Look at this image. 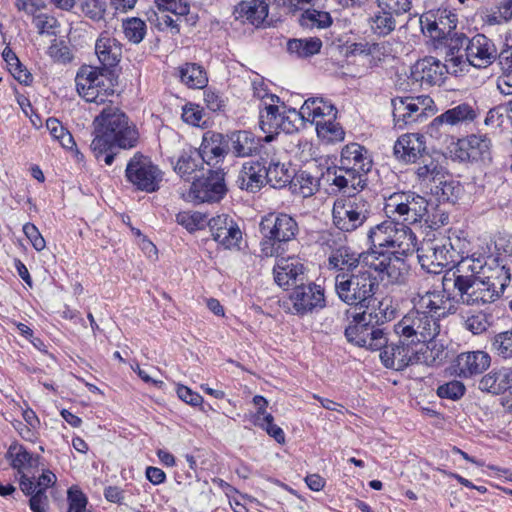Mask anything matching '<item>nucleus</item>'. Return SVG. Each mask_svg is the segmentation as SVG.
Segmentation results:
<instances>
[{
    "mask_svg": "<svg viewBox=\"0 0 512 512\" xmlns=\"http://www.w3.org/2000/svg\"><path fill=\"white\" fill-rule=\"evenodd\" d=\"M198 150L202 155V162L211 168H218L230 153L229 138L227 134L208 130L203 134Z\"/></svg>",
    "mask_w": 512,
    "mask_h": 512,
    "instance_id": "22",
    "label": "nucleus"
},
{
    "mask_svg": "<svg viewBox=\"0 0 512 512\" xmlns=\"http://www.w3.org/2000/svg\"><path fill=\"white\" fill-rule=\"evenodd\" d=\"M120 74L102 71L101 68L82 65L75 77L76 90L86 102L104 103L114 95Z\"/></svg>",
    "mask_w": 512,
    "mask_h": 512,
    "instance_id": "6",
    "label": "nucleus"
},
{
    "mask_svg": "<svg viewBox=\"0 0 512 512\" xmlns=\"http://www.w3.org/2000/svg\"><path fill=\"white\" fill-rule=\"evenodd\" d=\"M299 23L305 28H327L332 24V17L328 12L316 9L305 10L300 18Z\"/></svg>",
    "mask_w": 512,
    "mask_h": 512,
    "instance_id": "54",
    "label": "nucleus"
},
{
    "mask_svg": "<svg viewBox=\"0 0 512 512\" xmlns=\"http://www.w3.org/2000/svg\"><path fill=\"white\" fill-rule=\"evenodd\" d=\"M370 255L367 269L374 272L377 282L385 285L402 286L408 281L410 265L404 255L390 251L388 253H376Z\"/></svg>",
    "mask_w": 512,
    "mask_h": 512,
    "instance_id": "12",
    "label": "nucleus"
},
{
    "mask_svg": "<svg viewBox=\"0 0 512 512\" xmlns=\"http://www.w3.org/2000/svg\"><path fill=\"white\" fill-rule=\"evenodd\" d=\"M67 512H84L88 504L87 496L78 487H71L67 491Z\"/></svg>",
    "mask_w": 512,
    "mask_h": 512,
    "instance_id": "64",
    "label": "nucleus"
},
{
    "mask_svg": "<svg viewBox=\"0 0 512 512\" xmlns=\"http://www.w3.org/2000/svg\"><path fill=\"white\" fill-rule=\"evenodd\" d=\"M466 49V64L477 68H485L497 58L495 44L484 34L469 38Z\"/></svg>",
    "mask_w": 512,
    "mask_h": 512,
    "instance_id": "26",
    "label": "nucleus"
},
{
    "mask_svg": "<svg viewBox=\"0 0 512 512\" xmlns=\"http://www.w3.org/2000/svg\"><path fill=\"white\" fill-rule=\"evenodd\" d=\"M478 388L482 392L501 395L509 392L512 395V368H493L479 381Z\"/></svg>",
    "mask_w": 512,
    "mask_h": 512,
    "instance_id": "35",
    "label": "nucleus"
},
{
    "mask_svg": "<svg viewBox=\"0 0 512 512\" xmlns=\"http://www.w3.org/2000/svg\"><path fill=\"white\" fill-rule=\"evenodd\" d=\"M445 243L453 263L451 269L459 267L460 265L465 266V260L469 257L470 242L465 238H461L456 233H452L447 238H445Z\"/></svg>",
    "mask_w": 512,
    "mask_h": 512,
    "instance_id": "45",
    "label": "nucleus"
},
{
    "mask_svg": "<svg viewBox=\"0 0 512 512\" xmlns=\"http://www.w3.org/2000/svg\"><path fill=\"white\" fill-rule=\"evenodd\" d=\"M208 226L214 241L224 249L240 248L242 231L238 223L229 215L221 214L211 218Z\"/></svg>",
    "mask_w": 512,
    "mask_h": 512,
    "instance_id": "21",
    "label": "nucleus"
},
{
    "mask_svg": "<svg viewBox=\"0 0 512 512\" xmlns=\"http://www.w3.org/2000/svg\"><path fill=\"white\" fill-rule=\"evenodd\" d=\"M39 458V455H34L24 445L16 441L9 446L6 452V459L10 461V466L17 470L18 474H22L29 468L37 467Z\"/></svg>",
    "mask_w": 512,
    "mask_h": 512,
    "instance_id": "40",
    "label": "nucleus"
},
{
    "mask_svg": "<svg viewBox=\"0 0 512 512\" xmlns=\"http://www.w3.org/2000/svg\"><path fill=\"white\" fill-rule=\"evenodd\" d=\"M204 109L199 104L192 102L186 103L182 108V120L192 126L203 127L205 121L202 122Z\"/></svg>",
    "mask_w": 512,
    "mask_h": 512,
    "instance_id": "62",
    "label": "nucleus"
},
{
    "mask_svg": "<svg viewBox=\"0 0 512 512\" xmlns=\"http://www.w3.org/2000/svg\"><path fill=\"white\" fill-rule=\"evenodd\" d=\"M203 163L202 155L199 150L189 148L181 152L174 170L182 179L190 181L191 179H195L193 174Z\"/></svg>",
    "mask_w": 512,
    "mask_h": 512,
    "instance_id": "42",
    "label": "nucleus"
},
{
    "mask_svg": "<svg viewBox=\"0 0 512 512\" xmlns=\"http://www.w3.org/2000/svg\"><path fill=\"white\" fill-rule=\"evenodd\" d=\"M457 23V14L447 8L429 11L420 18L422 32L430 37L434 44L443 42V40L454 33Z\"/></svg>",
    "mask_w": 512,
    "mask_h": 512,
    "instance_id": "17",
    "label": "nucleus"
},
{
    "mask_svg": "<svg viewBox=\"0 0 512 512\" xmlns=\"http://www.w3.org/2000/svg\"><path fill=\"white\" fill-rule=\"evenodd\" d=\"M230 152L234 157L245 158L259 153L262 138L248 130H235L227 133Z\"/></svg>",
    "mask_w": 512,
    "mask_h": 512,
    "instance_id": "34",
    "label": "nucleus"
},
{
    "mask_svg": "<svg viewBox=\"0 0 512 512\" xmlns=\"http://www.w3.org/2000/svg\"><path fill=\"white\" fill-rule=\"evenodd\" d=\"M378 289L377 278L368 269L355 273H337L335 276V292L349 306L369 310L372 302H376Z\"/></svg>",
    "mask_w": 512,
    "mask_h": 512,
    "instance_id": "4",
    "label": "nucleus"
},
{
    "mask_svg": "<svg viewBox=\"0 0 512 512\" xmlns=\"http://www.w3.org/2000/svg\"><path fill=\"white\" fill-rule=\"evenodd\" d=\"M294 314L303 317L326 307L325 289L313 281L301 282L289 295Z\"/></svg>",
    "mask_w": 512,
    "mask_h": 512,
    "instance_id": "16",
    "label": "nucleus"
},
{
    "mask_svg": "<svg viewBox=\"0 0 512 512\" xmlns=\"http://www.w3.org/2000/svg\"><path fill=\"white\" fill-rule=\"evenodd\" d=\"M262 241L261 252L267 257L285 253L287 244L296 239L299 225L294 217L283 212H271L259 224Z\"/></svg>",
    "mask_w": 512,
    "mask_h": 512,
    "instance_id": "3",
    "label": "nucleus"
},
{
    "mask_svg": "<svg viewBox=\"0 0 512 512\" xmlns=\"http://www.w3.org/2000/svg\"><path fill=\"white\" fill-rule=\"evenodd\" d=\"M322 182L321 164L314 163L305 168H294L290 190L293 194L308 198L319 191Z\"/></svg>",
    "mask_w": 512,
    "mask_h": 512,
    "instance_id": "28",
    "label": "nucleus"
},
{
    "mask_svg": "<svg viewBox=\"0 0 512 512\" xmlns=\"http://www.w3.org/2000/svg\"><path fill=\"white\" fill-rule=\"evenodd\" d=\"M267 185L274 189L290 187L293 180L294 167L291 163H280L271 160L265 164Z\"/></svg>",
    "mask_w": 512,
    "mask_h": 512,
    "instance_id": "41",
    "label": "nucleus"
},
{
    "mask_svg": "<svg viewBox=\"0 0 512 512\" xmlns=\"http://www.w3.org/2000/svg\"><path fill=\"white\" fill-rule=\"evenodd\" d=\"M260 0L242 1L236 8L239 17L245 18L255 27L262 25L268 17L266 6Z\"/></svg>",
    "mask_w": 512,
    "mask_h": 512,
    "instance_id": "44",
    "label": "nucleus"
},
{
    "mask_svg": "<svg viewBox=\"0 0 512 512\" xmlns=\"http://www.w3.org/2000/svg\"><path fill=\"white\" fill-rule=\"evenodd\" d=\"M322 41L318 37L304 39H290L287 43V50L300 58H308L320 53Z\"/></svg>",
    "mask_w": 512,
    "mask_h": 512,
    "instance_id": "50",
    "label": "nucleus"
},
{
    "mask_svg": "<svg viewBox=\"0 0 512 512\" xmlns=\"http://www.w3.org/2000/svg\"><path fill=\"white\" fill-rule=\"evenodd\" d=\"M345 170L346 168L339 163L321 166L322 180L325 184L334 187L337 192L347 194V197L363 191L368 184V179L356 177L353 172Z\"/></svg>",
    "mask_w": 512,
    "mask_h": 512,
    "instance_id": "18",
    "label": "nucleus"
},
{
    "mask_svg": "<svg viewBox=\"0 0 512 512\" xmlns=\"http://www.w3.org/2000/svg\"><path fill=\"white\" fill-rule=\"evenodd\" d=\"M492 143L487 135L471 134L452 144L453 160L478 166L492 163Z\"/></svg>",
    "mask_w": 512,
    "mask_h": 512,
    "instance_id": "14",
    "label": "nucleus"
},
{
    "mask_svg": "<svg viewBox=\"0 0 512 512\" xmlns=\"http://www.w3.org/2000/svg\"><path fill=\"white\" fill-rule=\"evenodd\" d=\"M445 237L424 241L417 249L418 261L422 268L429 273H439L444 267L453 266L451 255L448 253Z\"/></svg>",
    "mask_w": 512,
    "mask_h": 512,
    "instance_id": "19",
    "label": "nucleus"
},
{
    "mask_svg": "<svg viewBox=\"0 0 512 512\" xmlns=\"http://www.w3.org/2000/svg\"><path fill=\"white\" fill-rule=\"evenodd\" d=\"M425 136L420 133L401 135L394 144L393 153L402 163H417L427 153Z\"/></svg>",
    "mask_w": 512,
    "mask_h": 512,
    "instance_id": "27",
    "label": "nucleus"
},
{
    "mask_svg": "<svg viewBox=\"0 0 512 512\" xmlns=\"http://www.w3.org/2000/svg\"><path fill=\"white\" fill-rule=\"evenodd\" d=\"M265 164L264 158L243 163L235 181L237 187L249 193L259 192L267 185Z\"/></svg>",
    "mask_w": 512,
    "mask_h": 512,
    "instance_id": "29",
    "label": "nucleus"
},
{
    "mask_svg": "<svg viewBox=\"0 0 512 512\" xmlns=\"http://www.w3.org/2000/svg\"><path fill=\"white\" fill-rule=\"evenodd\" d=\"M445 120L449 126L468 124L473 122L478 116V108L467 102H462L444 112Z\"/></svg>",
    "mask_w": 512,
    "mask_h": 512,
    "instance_id": "46",
    "label": "nucleus"
},
{
    "mask_svg": "<svg viewBox=\"0 0 512 512\" xmlns=\"http://www.w3.org/2000/svg\"><path fill=\"white\" fill-rule=\"evenodd\" d=\"M95 54L102 71L121 74L119 63L122 58V44L109 32L103 31L95 42Z\"/></svg>",
    "mask_w": 512,
    "mask_h": 512,
    "instance_id": "23",
    "label": "nucleus"
},
{
    "mask_svg": "<svg viewBox=\"0 0 512 512\" xmlns=\"http://www.w3.org/2000/svg\"><path fill=\"white\" fill-rule=\"evenodd\" d=\"M225 176L221 167L209 169L206 175L193 180L190 195L197 203H219L228 192Z\"/></svg>",
    "mask_w": 512,
    "mask_h": 512,
    "instance_id": "15",
    "label": "nucleus"
},
{
    "mask_svg": "<svg viewBox=\"0 0 512 512\" xmlns=\"http://www.w3.org/2000/svg\"><path fill=\"white\" fill-rule=\"evenodd\" d=\"M395 14L381 9L371 17V29L378 36H387L395 30Z\"/></svg>",
    "mask_w": 512,
    "mask_h": 512,
    "instance_id": "55",
    "label": "nucleus"
},
{
    "mask_svg": "<svg viewBox=\"0 0 512 512\" xmlns=\"http://www.w3.org/2000/svg\"><path fill=\"white\" fill-rule=\"evenodd\" d=\"M369 256L367 251L358 253L349 246H340L332 251L328 263L338 273H355L367 269Z\"/></svg>",
    "mask_w": 512,
    "mask_h": 512,
    "instance_id": "25",
    "label": "nucleus"
},
{
    "mask_svg": "<svg viewBox=\"0 0 512 512\" xmlns=\"http://www.w3.org/2000/svg\"><path fill=\"white\" fill-rule=\"evenodd\" d=\"M306 268L296 257L281 258L273 268L275 283L280 287L299 285L304 282Z\"/></svg>",
    "mask_w": 512,
    "mask_h": 512,
    "instance_id": "31",
    "label": "nucleus"
},
{
    "mask_svg": "<svg viewBox=\"0 0 512 512\" xmlns=\"http://www.w3.org/2000/svg\"><path fill=\"white\" fill-rule=\"evenodd\" d=\"M125 179L136 191L154 193L160 189L163 172L149 156L136 152L126 165Z\"/></svg>",
    "mask_w": 512,
    "mask_h": 512,
    "instance_id": "10",
    "label": "nucleus"
},
{
    "mask_svg": "<svg viewBox=\"0 0 512 512\" xmlns=\"http://www.w3.org/2000/svg\"><path fill=\"white\" fill-rule=\"evenodd\" d=\"M432 339L430 338L424 342V349L421 351L422 355H420L423 360H420V364L440 366L448 359L449 351L443 343Z\"/></svg>",
    "mask_w": 512,
    "mask_h": 512,
    "instance_id": "47",
    "label": "nucleus"
},
{
    "mask_svg": "<svg viewBox=\"0 0 512 512\" xmlns=\"http://www.w3.org/2000/svg\"><path fill=\"white\" fill-rule=\"evenodd\" d=\"M469 38L464 33L454 32L443 42H438L436 46H445L447 48L446 61L454 67L466 64V46Z\"/></svg>",
    "mask_w": 512,
    "mask_h": 512,
    "instance_id": "39",
    "label": "nucleus"
},
{
    "mask_svg": "<svg viewBox=\"0 0 512 512\" xmlns=\"http://www.w3.org/2000/svg\"><path fill=\"white\" fill-rule=\"evenodd\" d=\"M510 101L506 104H501L491 108L484 120L486 126L500 127L504 123V117L510 121Z\"/></svg>",
    "mask_w": 512,
    "mask_h": 512,
    "instance_id": "63",
    "label": "nucleus"
},
{
    "mask_svg": "<svg viewBox=\"0 0 512 512\" xmlns=\"http://www.w3.org/2000/svg\"><path fill=\"white\" fill-rule=\"evenodd\" d=\"M370 317L369 310L352 314L344 330V336L348 343L356 347L378 351L386 344L387 335L384 328L376 327L371 323Z\"/></svg>",
    "mask_w": 512,
    "mask_h": 512,
    "instance_id": "9",
    "label": "nucleus"
},
{
    "mask_svg": "<svg viewBox=\"0 0 512 512\" xmlns=\"http://www.w3.org/2000/svg\"><path fill=\"white\" fill-rule=\"evenodd\" d=\"M47 53L58 63L67 64L73 60L71 49L64 40L54 39L48 47Z\"/></svg>",
    "mask_w": 512,
    "mask_h": 512,
    "instance_id": "61",
    "label": "nucleus"
},
{
    "mask_svg": "<svg viewBox=\"0 0 512 512\" xmlns=\"http://www.w3.org/2000/svg\"><path fill=\"white\" fill-rule=\"evenodd\" d=\"M433 100L429 96H405L391 99L394 128L403 130L414 123H422L435 110L431 106Z\"/></svg>",
    "mask_w": 512,
    "mask_h": 512,
    "instance_id": "11",
    "label": "nucleus"
},
{
    "mask_svg": "<svg viewBox=\"0 0 512 512\" xmlns=\"http://www.w3.org/2000/svg\"><path fill=\"white\" fill-rule=\"evenodd\" d=\"M427 200L415 192H408V198L405 202L397 205V219H402L406 224H415L420 222L428 213Z\"/></svg>",
    "mask_w": 512,
    "mask_h": 512,
    "instance_id": "36",
    "label": "nucleus"
},
{
    "mask_svg": "<svg viewBox=\"0 0 512 512\" xmlns=\"http://www.w3.org/2000/svg\"><path fill=\"white\" fill-rule=\"evenodd\" d=\"M423 349L422 341L398 337L397 342L387 341L380 349V359L384 367L403 371L409 366L420 364V360H423L420 356Z\"/></svg>",
    "mask_w": 512,
    "mask_h": 512,
    "instance_id": "13",
    "label": "nucleus"
},
{
    "mask_svg": "<svg viewBox=\"0 0 512 512\" xmlns=\"http://www.w3.org/2000/svg\"><path fill=\"white\" fill-rule=\"evenodd\" d=\"M304 107L305 103L301 106L299 111L295 108H290L287 113H282L284 119H282L280 130L291 134L304 128L307 121L311 122L312 112L309 110H305L304 112Z\"/></svg>",
    "mask_w": 512,
    "mask_h": 512,
    "instance_id": "48",
    "label": "nucleus"
},
{
    "mask_svg": "<svg viewBox=\"0 0 512 512\" xmlns=\"http://www.w3.org/2000/svg\"><path fill=\"white\" fill-rule=\"evenodd\" d=\"M91 151L98 162L112 165L120 150L137 147L140 134L129 116L116 107H106L94 119Z\"/></svg>",
    "mask_w": 512,
    "mask_h": 512,
    "instance_id": "1",
    "label": "nucleus"
},
{
    "mask_svg": "<svg viewBox=\"0 0 512 512\" xmlns=\"http://www.w3.org/2000/svg\"><path fill=\"white\" fill-rule=\"evenodd\" d=\"M439 297L438 291L427 292L420 296L414 308L395 324L394 331L397 336L424 343L438 335L440 320L449 314L456 313L454 305L445 306V301L442 299L439 303L437 301Z\"/></svg>",
    "mask_w": 512,
    "mask_h": 512,
    "instance_id": "2",
    "label": "nucleus"
},
{
    "mask_svg": "<svg viewBox=\"0 0 512 512\" xmlns=\"http://www.w3.org/2000/svg\"><path fill=\"white\" fill-rule=\"evenodd\" d=\"M338 163L346 168L345 171H351L360 178H367L373 166L368 149L356 142H351L341 149Z\"/></svg>",
    "mask_w": 512,
    "mask_h": 512,
    "instance_id": "24",
    "label": "nucleus"
},
{
    "mask_svg": "<svg viewBox=\"0 0 512 512\" xmlns=\"http://www.w3.org/2000/svg\"><path fill=\"white\" fill-rule=\"evenodd\" d=\"M373 215L372 202L360 193L337 199L332 207V223L341 232L352 233Z\"/></svg>",
    "mask_w": 512,
    "mask_h": 512,
    "instance_id": "7",
    "label": "nucleus"
},
{
    "mask_svg": "<svg viewBox=\"0 0 512 512\" xmlns=\"http://www.w3.org/2000/svg\"><path fill=\"white\" fill-rule=\"evenodd\" d=\"M208 221L207 216L200 212L182 211L176 215V222L190 233L204 229Z\"/></svg>",
    "mask_w": 512,
    "mask_h": 512,
    "instance_id": "56",
    "label": "nucleus"
},
{
    "mask_svg": "<svg viewBox=\"0 0 512 512\" xmlns=\"http://www.w3.org/2000/svg\"><path fill=\"white\" fill-rule=\"evenodd\" d=\"M122 27L125 37L134 44H139L144 39L147 31L145 21L138 17L123 20Z\"/></svg>",
    "mask_w": 512,
    "mask_h": 512,
    "instance_id": "57",
    "label": "nucleus"
},
{
    "mask_svg": "<svg viewBox=\"0 0 512 512\" xmlns=\"http://www.w3.org/2000/svg\"><path fill=\"white\" fill-rule=\"evenodd\" d=\"M446 73H449L448 65L433 56H426L411 66L409 79L420 86L430 87L440 85Z\"/></svg>",
    "mask_w": 512,
    "mask_h": 512,
    "instance_id": "20",
    "label": "nucleus"
},
{
    "mask_svg": "<svg viewBox=\"0 0 512 512\" xmlns=\"http://www.w3.org/2000/svg\"><path fill=\"white\" fill-rule=\"evenodd\" d=\"M491 364L490 355L481 350L460 353L454 361L455 373L463 378L482 374Z\"/></svg>",
    "mask_w": 512,
    "mask_h": 512,
    "instance_id": "32",
    "label": "nucleus"
},
{
    "mask_svg": "<svg viewBox=\"0 0 512 512\" xmlns=\"http://www.w3.org/2000/svg\"><path fill=\"white\" fill-rule=\"evenodd\" d=\"M180 81L192 89H202L207 86L208 77L204 68L197 63H184L178 68Z\"/></svg>",
    "mask_w": 512,
    "mask_h": 512,
    "instance_id": "43",
    "label": "nucleus"
},
{
    "mask_svg": "<svg viewBox=\"0 0 512 512\" xmlns=\"http://www.w3.org/2000/svg\"><path fill=\"white\" fill-rule=\"evenodd\" d=\"M492 349L503 359L512 358V329L496 334L492 341Z\"/></svg>",
    "mask_w": 512,
    "mask_h": 512,
    "instance_id": "60",
    "label": "nucleus"
},
{
    "mask_svg": "<svg viewBox=\"0 0 512 512\" xmlns=\"http://www.w3.org/2000/svg\"><path fill=\"white\" fill-rule=\"evenodd\" d=\"M411 224L406 222H399V219L395 220V227L393 228V252L408 256L417 252L418 240L415 233L409 227Z\"/></svg>",
    "mask_w": 512,
    "mask_h": 512,
    "instance_id": "38",
    "label": "nucleus"
},
{
    "mask_svg": "<svg viewBox=\"0 0 512 512\" xmlns=\"http://www.w3.org/2000/svg\"><path fill=\"white\" fill-rule=\"evenodd\" d=\"M396 217H389L388 220L376 224L369 228L367 232L366 244L367 253L377 255L376 253H388L393 250V228L395 227Z\"/></svg>",
    "mask_w": 512,
    "mask_h": 512,
    "instance_id": "30",
    "label": "nucleus"
},
{
    "mask_svg": "<svg viewBox=\"0 0 512 512\" xmlns=\"http://www.w3.org/2000/svg\"><path fill=\"white\" fill-rule=\"evenodd\" d=\"M251 422L257 426L262 428L267 432L270 437H273L278 443H284L285 441V433L284 431L274 424V417L270 413L265 412H256L251 417Z\"/></svg>",
    "mask_w": 512,
    "mask_h": 512,
    "instance_id": "53",
    "label": "nucleus"
},
{
    "mask_svg": "<svg viewBox=\"0 0 512 512\" xmlns=\"http://www.w3.org/2000/svg\"><path fill=\"white\" fill-rule=\"evenodd\" d=\"M369 312L371 313V323L379 328H383L382 325L392 321L396 317V309L392 306V301L388 298H383L378 301L377 305H375V302H372Z\"/></svg>",
    "mask_w": 512,
    "mask_h": 512,
    "instance_id": "52",
    "label": "nucleus"
},
{
    "mask_svg": "<svg viewBox=\"0 0 512 512\" xmlns=\"http://www.w3.org/2000/svg\"><path fill=\"white\" fill-rule=\"evenodd\" d=\"M312 112L311 124H315L317 136L322 142L332 144L344 140L345 131L336 122L338 110L334 104L323 97H313L305 100L303 109Z\"/></svg>",
    "mask_w": 512,
    "mask_h": 512,
    "instance_id": "8",
    "label": "nucleus"
},
{
    "mask_svg": "<svg viewBox=\"0 0 512 512\" xmlns=\"http://www.w3.org/2000/svg\"><path fill=\"white\" fill-rule=\"evenodd\" d=\"M282 119H284V115L279 112L278 106L276 104H267L264 110L260 111L259 125L266 134L278 133Z\"/></svg>",
    "mask_w": 512,
    "mask_h": 512,
    "instance_id": "51",
    "label": "nucleus"
},
{
    "mask_svg": "<svg viewBox=\"0 0 512 512\" xmlns=\"http://www.w3.org/2000/svg\"><path fill=\"white\" fill-rule=\"evenodd\" d=\"M478 273L474 265H468L467 271L463 265L449 269L442 278V295L437 300L454 305L456 311L459 305L473 306L476 290L482 286Z\"/></svg>",
    "mask_w": 512,
    "mask_h": 512,
    "instance_id": "5",
    "label": "nucleus"
},
{
    "mask_svg": "<svg viewBox=\"0 0 512 512\" xmlns=\"http://www.w3.org/2000/svg\"><path fill=\"white\" fill-rule=\"evenodd\" d=\"M466 393L465 385L459 380H451L437 387L436 394L441 399L460 400Z\"/></svg>",
    "mask_w": 512,
    "mask_h": 512,
    "instance_id": "59",
    "label": "nucleus"
},
{
    "mask_svg": "<svg viewBox=\"0 0 512 512\" xmlns=\"http://www.w3.org/2000/svg\"><path fill=\"white\" fill-rule=\"evenodd\" d=\"M417 163L419 165L415 173L421 182L429 181L434 184L445 173L439 162L433 159L428 152Z\"/></svg>",
    "mask_w": 512,
    "mask_h": 512,
    "instance_id": "49",
    "label": "nucleus"
},
{
    "mask_svg": "<svg viewBox=\"0 0 512 512\" xmlns=\"http://www.w3.org/2000/svg\"><path fill=\"white\" fill-rule=\"evenodd\" d=\"M482 269L486 285L492 286L504 292L505 288L511 281V273L508 263L505 262L503 257H487L484 266H479Z\"/></svg>",
    "mask_w": 512,
    "mask_h": 512,
    "instance_id": "33",
    "label": "nucleus"
},
{
    "mask_svg": "<svg viewBox=\"0 0 512 512\" xmlns=\"http://www.w3.org/2000/svg\"><path fill=\"white\" fill-rule=\"evenodd\" d=\"M430 191L439 203L454 205L463 194L464 187L451 175L444 173L442 178L431 185Z\"/></svg>",
    "mask_w": 512,
    "mask_h": 512,
    "instance_id": "37",
    "label": "nucleus"
},
{
    "mask_svg": "<svg viewBox=\"0 0 512 512\" xmlns=\"http://www.w3.org/2000/svg\"><path fill=\"white\" fill-rule=\"evenodd\" d=\"M76 4L79 6L81 12L93 21H100L104 19L106 12L105 0H77Z\"/></svg>",
    "mask_w": 512,
    "mask_h": 512,
    "instance_id": "58",
    "label": "nucleus"
}]
</instances>
